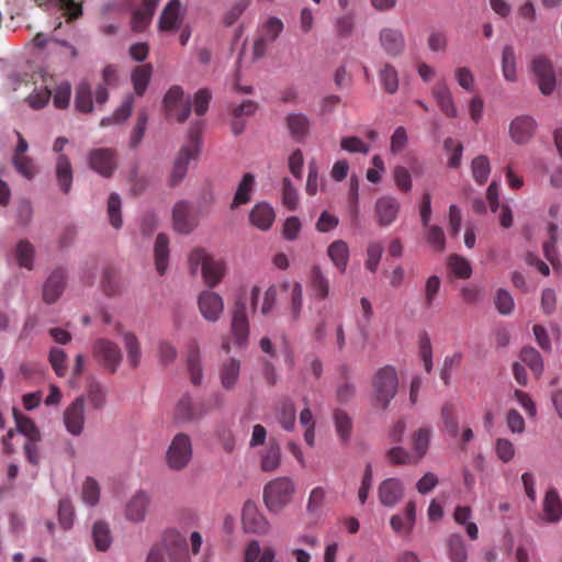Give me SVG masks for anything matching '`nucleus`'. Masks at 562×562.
Here are the masks:
<instances>
[{
  "label": "nucleus",
  "mask_w": 562,
  "mask_h": 562,
  "mask_svg": "<svg viewBox=\"0 0 562 562\" xmlns=\"http://www.w3.org/2000/svg\"><path fill=\"white\" fill-rule=\"evenodd\" d=\"M203 123H194L188 132V142L177 153L169 175L168 183L170 187H177L187 176L188 166L191 160H195L200 154Z\"/></svg>",
  "instance_id": "obj_1"
},
{
  "label": "nucleus",
  "mask_w": 562,
  "mask_h": 562,
  "mask_svg": "<svg viewBox=\"0 0 562 562\" xmlns=\"http://www.w3.org/2000/svg\"><path fill=\"white\" fill-rule=\"evenodd\" d=\"M295 484L288 476H280L269 481L262 492V499L270 513L279 514L293 499Z\"/></svg>",
  "instance_id": "obj_2"
},
{
  "label": "nucleus",
  "mask_w": 562,
  "mask_h": 562,
  "mask_svg": "<svg viewBox=\"0 0 562 562\" xmlns=\"http://www.w3.org/2000/svg\"><path fill=\"white\" fill-rule=\"evenodd\" d=\"M372 386L378 405L385 409L397 393L398 379L394 367L380 368L373 376Z\"/></svg>",
  "instance_id": "obj_3"
},
{
  "label": "nucleus",
  "mask_w": 562,
  "mask_h": 562,
  "mask_svg": "<svg viewBox=\"0 0 562 562\" xmlns=\"http://www.w3.org/2000/svg\"><path fill=\"white\" fill-rule=\"evenodd\" d=\"M191 272L196 273L199 266H202V276L209 286H215L223 278L225 267L221 260H215L203 249H194L189 256Z\"/></svg>",
  "instance_id": "obj_4"
},
{
  "label": "nucleus",
  "mask_w": 562,
  "mask_h": 562,
  "mask_svg": "<svg viewBox=\"0 0 562 562\" xmlns=\"http://www.w3.org/2000/svg\"><path fill=\"white\" fill-rule=\"evenodd\" d=\"M191 458L192 442L190 437L184 432L177 434L166 452L167 465L173 471H181L187 468Z\"/></svg>",
  "instance_id": "obj_5"
},
{
  "label": "nucleus",
  "mask_w": 562,
  "mask_h": 562,
  "mask_svg": "<svg viewBox=\"0 0 562 562\" xmlns=\"http://www.w3.org/2000/svg\"><path fill=\"white\" fill-rule=\"evenodd\" d=\"M92 355L98 363H100L106 371L114 373L121 361L122 351L120 347L105 338H99L92 346Z\"/></svg>",
  "instance_id": "obj_6"
},
{
  "label": "nucleus",
  "mask_w": 562,
  "mask_h": 562,
  "mask_svg": "<svg viewBox=\"0 0 562 562\" xmlns=\"http://www.w3.org/2000/svg\"><path fill=\"white\" fill-rule=\"evenodd\" d=\"M183 90L180 86H172L164 97V108L168 116H175L179 123L187 121L191 113V102L182 101Z\"/></svg>",
  "instance_id": "obj_7"
},
{
  "label": "nucleus",
  "mask_w": 562,
  "mask_h": 562,
  "mask_svg": "<svg viewBox=\"0 0 562 562\" xmlns=\"http://www.w3.org/2000/svg\"><path fill=\"white\" fill-rule=\"evenodd\" d=\"M241 525L246 532L266 535L270 529L268 519L261 514L252 501H247L243 507Z\"/></svg>",
  "instance_id": "obj_8"
},
{
  "label": "nucleus",
  "mask_w": 562,
  "mask_h": 562,
  "mask_svg": "<svg viewBox=\"0 0 562 562\" xmlns=\"http://www.w3.org/2000/svg\"><path fill=\"white\" fill-rule=\"evenodd\" d=\"M88 162L92 170L104 178H110L116 169L115 150L111 148H97L89 153Z\"/></svg>",
  "instance_id": "obj_9"
},
{
  "label": "nucleus",
  "mask_w": 562,
  "mask_h": 562,
  "mask_svg": "<svg viewBox=\"0 0 562 562\" xmlns=\"http://www.w3.org/2000/svg\"><path fill=\"white\" fill-rule=\"evenodd\" d=\"M63 420L67 431L80 436L85 427V397H76L64 411Z\"/></svg>",
  "instance_id": "obj_10"
},
{
  "label": "nucleus",
  "mask_w": 562,
  "mask_h": 562,
  "mask_svg": "<svg viewBox=\"0 0 562 562\" xmlns=\"http://www.w3.org/2000/svg\"><path fill=\"white\" fill-rule=\"evenodd\" d=\"M532 72L537 78V82L540 91L543 94H550L555 88V74L553 70V66L544 56H537L532 60Z\"/></svg>",
  "instance_id": "obj_11"
},
{
  "label": "nucleus",
  "mask_w": 562,
  "mask_h": 562,
  "mask_svg": "<svg viewBox=\"0 0 562 562\" xmlns=\"http://www.w3.org/2000/svg\"><path fill=\"white\" fill-rule=\"evenodd\" d=\"M209 411L204 402L194 403L190 395L184 394L177 403L175 419L178 423H189L201 419Z\"/></svg>",
  "instance_id": "obj_12"
},
{
  "label": "nucleus",
  "mask_w": 562,
  "mask_h": 562,
  "mask_svg": "<svg viewBox=\"0 0 562 562\" xmlns=\"http://www.w3.org/2000/svg\"><path fill=\"white\" fill-rule=\"evenodd\" d=\"M164 542L170 562H191L188 552V542L183 535L169 530L164 536Z\"/></svg>",
  "instance_id": "obj_13"
},
{
  "label": "nucleus",
  "mask_w": 562,
  "mask_h": 562,
  "mask_svg": "<svg viewBox=\"0 0 562 562\" xmlns=\"http://www.w3.org/2000/svg\"><path fill=\"white\" fill-rule=\"evenodd\" d=\"M379 41L381 47L390 57H398L405 50V37L400 29L383 27L380 31Z\"/></svg>",
  "instance_id": "obj_14"
},
{
  "label": "nucleus",
  "mask_w": 562,
  "mask_h": 562,
  "mask_svg": "<svg viewBox=\"0 0 562 562\" xmlns=\"http://www.w3.org/2000/svg\"><path fill=\"white\" fill-rule=\"evenodd\" d=\"M184 11L180 0H170L159 18V29L164 32H177L183 22Z\"/></svg>",
  "instance_id": "obj_15"
},
{
  "label": "nucleus",
  "mask_w": 562,
  "mask_h": 562,
  "mask_svg": "<svg viewBox=\"0 0 562 562\" xmlns=\"http://www.w3.org/2000/svg\"><path fill=\"white\" fill-rule=\"evenodd\" d=\"M400 207V202L393 196L379 198L374 205L378 224L382 227L392 225L397 218Z\"/></svg>",
  "instance_id": "obj_16"
},
{
  "label": "nucleus",
  "mask_w": 562,
  "mask_h": 562,
  "mask_svg": "<svg viewBox=\"0 0 562 562\" xmlns=\"http://www.w3.org/2000/svg\"><path fill=\"white\" fill-rule=\"evenodd\" d=\"M536 127L537 122L532 116L519 115L515 117L509 124L510 138L516 144H526L532 138Z\"/></svg>",
  "instance_id": "obj_17"
},
{
  "label": "nucleus",
  "mask_w": 562,
  "mask_h": 562,
  "mask_svg": "<svg viewBox=\"0 0 562 562\" xmlns=\"http://www.w3.org/2000/svg\"><path fill=\"white\" fill-rule=\"evenodd\" d=\"M150 495L145 491L136 492L125 505V517L127 520L138 524L145 520Z\"/></svg>",
  "instance_id": "obj_18"
},
{
  "label": "nucleus",
  "mask_w": 562,
  "mask_h": 562,
  "mask_svg": "<svg viewBox=\"0 0 562 562\" xmlns=\"http://www.w3.org/2000/svg\"><path fill=\"white\" fill-rule=\"evenodd\" d=\"M232 334L237 346L243 347L247 344L249 323L246 314V305L241 301H238L235 305L232 318Z\"/></svg>",
  "instance_id": "obj_19"
},
{
  "label": "nucleus",
  "mask_w": 562,
  "mask_h": 562,
  "mask_svg": "<svg viewBox=\"0 0 562 562\" xmlns=\"http://www.w3.org/2000/svg\"><path fill=\"white\" fill-rule=\"evenodd\" d=\"M175 229L181 234L191 233L196 226V218L191 212V205L187 201H179L172 210Z\"/></svg>",
  "instance_id": "obj_20"
},
{
  "label": "nucleus",
  "mask_w": 562,
  "mask_h": 562,
  "mask_svg": "<svg viewBox=\"0 0 562 562\" xmlns=\"http://www.w3.org/2000/svg\"><path fill=\"white\" fill-rule=\"evenodd\" d=\"M198 303L201 314L210 322H216L224 310L223 299L215 292H202Z\"/></svg>",
  "instance_id": "obj_21"
},
{
  "label": "nucleus",
  "mask_w": 562,
  "mask_h": 562,
  "mask_svg": "<svg viewBox=\"0 0 562 562\" xmlns=\"http://www.w3.org/2000/svg\"><path fill=\"white\" fill-rule=\"evenodd\" d=\"M66 271L61 268L55 269L43 286V299L46 303L56 302L65 290Z\"/></svg>",
  "instance_id": "obj_22"
},
{
  "label": "nucleus",
  "mask_w": 562,
  "mask_h": 562,
  "mask_svg": "<svg viewBox=\"0 0 562 562\" xmlns=\"http://www.w3.org/2000/svg\"><path fill=\"white\" fill-rule=\"evenodd\" d=\"M542 520L557 524L562 519V501L555 488H549L542 503Z\"/></svg>",
  "instance_id": "obj_23"
},
{
  "label": "nucleus",
  "mask_w": 562,
  "mask_h": 562,
  "mask_svg": "<svg viewBox=\"0 0 562 562\" xmlns=\"http://www.w3.org/2000/svg\"><path fill=\"white\" fill-rule=\"evenodd\" d=\"M403 483L395 477L384 480L379 486V499L382 505L392 507L403 497Z\"/></svg>",
  "instance_id": "obj_24"
},
{
  "label": "nucleus",
  "mask_w": 562,
  "mask_h": 562,
  "mask_svg": "<svg viewBox=\"0 0 562 562\" xmlns=\"http://www.w3.org/2000/svg\"><path fill=\"white\" fill-rule=\"evenodd\" d=\"M432 95H434L435 100L437 101L440 110L447 117H457L458 116V110L454 104L451 91L443 80L438 81L432 87Z\"/></svg>",
  "instance_id": "obj_25"
},
{
  "label": "nucleus",
  "mask_w": 562,
  "mask_h": 562,
  "mask_svg": "<svg viewBox=\"0 0 562 562\" xmlns=\"http://www.w3.org/2000/svg\"><path fill=\"white\" fill-rule=\"evenodd\" d=\"M416 504L409 501L405 507L403 515H394L390 520L392 529L400 535L408 536L415 525Z\"/></svg>",
  "instance_id": "obj_26"
},
{
  "label": "nucleus",
  "mask_w": 562,
  "mask_h": 562,
  "mask_svg": "<svg viewBox=\"0 0 562 562\" xmlns=\"http://www.w3.org/2000/svg\"><path fill=\"white\" fill-rule=\"evenodd\" d=\"M285 123L290 135L297 142H302L310 132L311 120L303 113H289L285 117Z\"/></svg>",
  "instance_id": "obj_27"
},
{
  "label": "nucleus",
  "mask_w": 562,
  "mask_h": 562,
  "mask_svg": "<svg viewBox=\"0 0 562 562\" xmlns=\"http://www.w3.org/2000/svg\"><path fill=\"white\" fill-rule=\"evenodd\" d=\"M327 256L340 273L346 272L350 251L349 246L345 240L337 239L329 244L327 247Z\"/></svg>",
  "instance_id": "obj_28"
},
{
  "label": "nucleus",
  "mask_w": 562,
  "mask_h": 562,
  "mask_svg": "<svg viewBox=\"0 0 562 562\" xmlns=\"http://www.w3.org/2000/svg\"><path fill=\"white\" fill-rule=\"evenodd\" d=\"M274 217L273 209L267 203L256 204L249 214L250 223L261 231H268L273 224Z\"/></svg>",
  "instance_id": "obj_29"
},
{
  "label": "nucleus",
  "mask_w": 562,
  "mask_h": 562,
  "mask_svg": "<svg viewBox=\"0 0 562 562\" xmlns=\"http://www.w3.org/2000/svg\"><path fill=\"white\" fill-rule=\"evenodd\" d=\"M40 77L42 78L43 86L38 89L35 88L33 93L25 99L27 104L34 110L44 108L52 97L53 78H47L43 74H40Z\"/></svg>",
  "instance_id": "obj_30"
},
{
  "label": "nucleus",
  "mask_w": 562,
  "mask_h": 562,
  "mask_svg": "<svg viewBox=\"0 0 562 562\" xmlns=\"http://www.w3.org/2000/svg\"><path fill=\"white\" fill-rule=\"evenodd\" d=\"M281 464V448L277 440H270L260 453V469L263 472H273Z\"/></svg>",
  "instance_id": "obj_31"
},
{
  "label": "nucleus",
  "mask_w": 562,
  "mask_h": 562,
  "mask_svg": "<svg viewBox=\"0 0 562 562\" xmlns=\"http://www.w3.org/2000/svg\"><path fill=\"white\" fill-rule=\"evenodd\" d=\"M310 286L313 295L318 300H325L329 295L330 284L318 265H314L310 271Z\"/></svg>",
  "instance_id": "obj_32"
},
{
  "label": "nucleus",
  "mask_w": 562,
  "mask_h": 562,
  "mask_svg": "<svg viewBox=\"0 0 562 562\" xmlns=\"http://www.w3.org/2000/svg\"><path fill=\"white\" fill-rule=\"evenodd\" d=\"M240 373V361L229 358L222 362L220 368L221 384L225 390L235 387Z\"/></svg>",
  "instance_id": "obj_33"
},
{
  "label": "nucleus",
  "mask_w": 562,
  "mask_h": 562,
  "mask_svg": "<svg viewBox=\"0 0 562 562\" xmlns=\"http://www.w3.org/2000/svg\"><path fill=\"white\" fill-rule=\"evenodd\" d=\"M154 255L156 270L160 276H162L167 270L169 260V238L166 234L160 233L157 235Z\"/></svg>",
  "instance_id": "obj_34"
},
{
  "label": "nucleus",
  "mask_w": 562,
  "mask_h": 562,
  "mask_svg": "<svg viewBox=\"0 0 562 562\" xmlns=\"http://www.w3.org/2000/svg\"><path fill=\"white\" fill-rule=\"evenodd\" d=\"M56 179L60 190L67 194L72 184V168L69 158L64 154L56 161Z\"/></svg>",
  "instance_id": "obj_35"
},
{
  "label": "nucleus",
  "mask_w": 562,
  "mask_h": 562,
  "mask_svg": "<svg viewBox=\"0 0 562 562\" xmlns=\"http://www.w3.org/2000/svg\"><path fill=\"white\" fill-rule=\"evenodd\" d=\"M440 419L442 423V430L452 438H457L459 436V422L457 417V407L453 403L447 402L442 405Z\"/></svg>",
  "instance_id": "obj_36"
},
{
  "label": "nucleus",
  "mask_w": 562,
  "mask_h": 562,
  "mask_svg": "<svg viewBox=\"0 0 562 562\" xmlns=\"http://www.w3.org/2000/svg\"><path fill=\"white\" fill-rule=\"evenodd\" d=\"M430 443V429L422 427L412 435V454L419 462L427 453Z\"/></svg>",
  "instance_id": "obj_37"
},
{
  "label": "nucleus",
  "mask_w": 562,
  "mask_h": 562,
  "mask_svg": "<svg viewBox=\"0 0 562 562\" xmlns=\"http://www.w3.org/2000/svg\"><path fill=\"white\" fill-rule=\"evenodd\" d=\"M187 363L192 383L199 385L202 381L203 373L200 363V349L196 341H191L188 347Z\"/></svg>",
  "instance_id": "obj_38"
},
{
  "label": "nucleus",
  "mask_w": 562,
  "mask_h": 562,
  "mask_svg": "<svg viewBox=\"0 0 562 562\" xmlns=\"http://www.w3.org/2000/svg\"><path fill=\"white\" fill-rule=\"evenodd\" d=\"M379 79L382 89L389 94H394L400 85L398 74L396 68L385 63L379 70Z\"/></svg>",
  "instance_id": "obj_39"
},
{
  "label": "nucleus",
  "mask_w": 562,
  "mask_h": 562,
  "mask_svg": "<svg viewBox=\"0 0 562 562\" xmlns=\"http://www.w3.org/2000/svg\"><path fill=\"white\" fill-rule=\"evenodd\" d=\"M153 74V66L150 64H145L140 66H136L132 71V82L134 87V91L138 97H142L150 81V77Z\"/></svg>",
  "instance_id": "obj_40"
},
{
  "label": "nucleus",
  "mask_w": 562,
  "mask_h": 562,
  "mask_svg": "<svg viewBox=\"0 0 562 562\" xmlns=\"http://www.w3.org/2000/svg\"><path fill=\"white\" fill-rule=\"evenodd\" d=\"M295 406L294 403L289 400L284 398L277 411V418L280 423L281 427L284 430L292 431L295 427Z\"/></svg>",
  "instance_id": "obj_41"
},
{
  "label": "nucleus",
  "mask_w": 562,
  "mask_h": 562,
  "mask_svg": "<svg viewBox=\"0 0 562 562\" xmlns=\"http://www.w3.org/2000/svg\"><path fill=\"white\" fill-rule=\"evenodd\" d=\"M255 187V177L251 173H245L241 181L238 184L237 191L233 199L232 209H236L239 205L246 204L250 201L251 192Z\"/></svg>",
  "instance_id": "obj_42"
},
{
  "label": "nucleus",
  "mask_w": 562,
  "mask_h": 562,
  "mask_svg": "<svg viewBox=\"0 0 562 562\" xmlns=\"http://www.w3.org/2000/svg\"><path fill=\"white\" fill-rule=\"evenodd\" d=\"M134 106V98L133 95H127L121 103V105L114 111L111 116L103 117L100 122V126L105 127L111 124H119L126 121Z\"/></svg>",
  "instance_id": "obj_43"
},
{
  "label": "nucleus",
  "mask_w": 562,
  "mask_h": 562,
  "mask_svg": "<svg viewBox=\"0 0 562 562\" xmlns=\"http://www.w3.org/2000/svg\"><path fill=\"white\" fill-rule=\"evenodd\" d=\"M447 552L451 562H467L468 551L461 535H451L447 540Z\"/></svg>",
  "instance_id": "obj_44"
},
{
  "label": "nucleus",
  "mask_w": 562,
  "mask_h": 562,
  "mask_svg": "<svg viewBox=\"0 0 562 562\" xmlns=\"http://www.w3.org/2000/svg\"><path fill=\"white\" fill-rule=\"evenodd\" d=\"M13 416L18 430L23 434L27 440H41L40 429L35 423L27 416L13 408Z\"/></svg>",
  "instance_id": "obj_45"
},
{
  "label": "nucleus",
  "mask_w": 562,
  "mask_h": 562,
  "mask_svg": "<svg viewBox=\"0 0 562 562\" xmlns=\"http://www.w3.org/2000/svg\"><path fill=\"white\" fill-rule=\"evenodd\" d=\"M75 106L81 113L93 111L92 90L88 82L82 81L76 90Z\"/></svg>",
  "instance_id": "obj_46"
},
{
  "label": "nucleus",
  "mask_w": 562,
  "mask_h": 562,
  "mask_svg": "<svg viewBox=\"0 0 562 562\" xmlns=\"http://www.w3.org/2000/svg\"><path fill=\"white\" fill-rule=\"evenodd\" d=\"M333 418L338 437L344 442H347L352 431V420L350 416L345 411L336 408Z\"/></svg>",
  "instance_id": "obj_47"
},
{
  "label": "nucleus",
  "mask_w": 562,
  "mask_h": 562,
  "mask_svg": "<svg viewBox=\"0 0 562 562\" xmlns=\"http://www.w3.org/2000/svg\"><path fill=\"white\" fill-rule=\"evenodd\" d=\"M14 256L20 267L27 270L33 269L35 248L29 240H20L18 243Z\"/></svg>",
  "instance_id": "obj_48"
},
{
  "label": "nucleus",
  "mask_w": 562,
  "mask_h": 562,
  "mask_svg": "<svg viewBox=\"0 0 562 562\" xmlns=\"http://www.w3.org/2000/svg\"><path fill=\"white\" fill-rule=\"evenodd\" d=\"M92 538L99 551H106L112 543V536L108 524L97 521L92 528Z\"/></svg>",
  "instance_id": "obj_49"
},
{
  "label": "nucleus",
  "mask_w": 562,
  "mask_h": 562,
  "mask_svg": "<svg viewBox=\"0 0 562 562\" xmlns=\"http://www.w3.org/2000/svg\"><path fill=\"white\" fill-rule=\"evenodd\" d=\"M502 72L507 81L517 80L516 74V55L513 46L506 45L502 54Z\"/></svg>",
  "instance_id": "obj_50"
},
{
  "label": "nucleus",
  "mask_w": 562,
  "mask_h": 562,
  "mask_svg": "<svg viewBox=\"0 0 562 562\" xmlns=\"http://www.w3.org/2000/svg\"><path fill=\"white\" fill-rule=\"evenodd\" d=\"M520 360L526 363L532 373L539 378L543 371V361L540 353L532 347H524L520 351Z\"/></svg>",
  "instance_id": "obj_51"
},
{
  "label": "nucleus",
  "mask_w": 562,
  "mask_h": 562,
  "mask_svg": "<svg viewBox=\"0 0 562 562\" xmlns=\"http://www.w3.org/2000/svg\"><path fill=\"white\" fill-rule=\"evenodd\" d=\"M472 176L477 184H484L491 173V164L485 155L475 157L471 162Z\"/></svg>",
  "instance_id": "obj_52"
},
{
  "label": "nucleus",
  "mask_w": 562,
  "mask_h": 562,
  "mask_svg": "<svg viewBox=\"0 0 562 562\" xmlns=\"http://www.w3.org/2000/svg\"><path fill=\"white\" fill-rule=\"evenodd\" d=\"M123 341L131 367L137 368L142 358L140 346L137 337L133 333L128 331L123 335Z\"/></svg>",
  "instance_id": "obj_53"
},
{
  "label": "nucleus",
  "mask_w": 562,
  "mask_h": 562,
  "mask_svg": "<svg viewBox=\"0 0 562 562\" xmlns=\"http://www.w3.org/2000/svg\"><path fill=\"white\" fill-rule=\"evenodd\" d=\"M386 459L393 465H415L418 463L412 452H408L401 446L389 449L386 451Z\"/></svg>",
  "instance_id": "obj_54"
},
{
  "label": "nucleus",
  "mask_w": 562,
  "mask_h": 562,
  "mask_svg": "<svg viewBox=\"0 0 562 562\" xmlns=\"http://www.w3.org/2000/svg\"><path fill=\"white\" fill-rule=\"evenodd\" d=\"M549 239L543 243L544 257L550 261L553 268L558 267L559 259L555 250V244L558 240V226L550 224L548 227Z\"/></svg>",
  "instance_id": "obj_55"
},
{
  "label": "nucleus",
  "mask_w": 562,
  "mask_h": 562,
  "mask_svg": "<svg viewBox=\"0 0 562 562\" xmlns=\"http://www.w3.org/2000/svg\"><path fill=\"white\" fill-rule=\"evenodd\" d=\"M448 267L451 272L460 279H468L471 277L472 268L470 262L459 255H451L449 257Z\"/></svg>",
  "instance_id": "obj_56"
},
{
  "label": "nucleus",
  "mask_w": 562,
  "mask_h": 562,
  "mask_svg": "<svg viewBox=\"0 0 562 562\" xmlns=\"http://www.w3.org/2000/svg\"><path fill=\"white\" fill-rule=\"evenodd\" d=\"M81 497L82 501L90 506H94L99 502L100 486L93 477L88 476L82 484Z\"/></svg>",
  "instance_id": "obj_57"
},
{
  "label": "nucleus",
  "mask_w": 562,
  "mask_h": 562,
  "mask_svg": "<svg viewBox=\"0 0 562 562\" xmlns=\"http://www.w3.org/2000/svg\"><path fill=\"white\" fill-rule=\"evenodd\" d=\"M48 359L55 373L60 378L65 376L67 373V353L63 349L54 347L49 351Z\"/></svg>",
  "instance_id": "obj_58"
},
{
  "label": "nucleus",
  "mask_w": 562,
  "mask_h": 562,
  "mask_svg": "<svg viewBox=\"0 0 562 562\" xmlns=\"http://www.w3.org/2000/svg\"><path fill=\"white\" fill-rule=\"evenodd\" d=\"M108 214L111 225L116 229L120 228L123 223L121 217V198L116 193H111L109 196Z\"/></svg>",
  "instance_id": "obj_59"
},
{
  "label": "nucleus",
  "mask_w": 562,
  "mask_h": 562,
  "mask_svg": "<svg viewBox=\"0 0 562 562\" xmlns=\"http://www.w3.org/2000/svg\"><path fill=\"white\" fill-rule=\"evenodd\" d=\"M87 397L90 405L95 409H101L105 404V392L98 382H91L88 385Z\"/></svg>",
  "instance_id": "obj_60"
},
{
  "label": "nucleus",
  "mask_w": 562,
  "mask_h": 562,
  "mask_svg": "<svg viewBox=\"0 0 562 562\" xmlns=\"http://www.w3.org/2000/svg\"><path fill=\"white\" fill-rule=\"evenodd\" d=\"M282 203L291 211L295 210L299 203L297 191L289 178L282 181Z\"/></svg>",
  "instance_id": "obj_61"
},
{
  "label": "nucleus",
  "mask_w": 562,
  "mask_h": 562,
  "mask_svg": "<svg viewBox=\"0 0 562 562\" xmlns=\"http://www.w3.org/2000/svg\"><path fill=\"white\" fill-rule=\"evenodd\" d=\"M427 241L435 251H443L446 248V237L441 227L437 225H428Z\"/></svg>",
  "instance_id": "obj_62"
},
{
  "label": "nucleus",
  "mask_w": 562,
  "mask_h": 562,
  "mask_svg": "<svg viewBox=\"0 0 562 562\" xmlns=\"http://www.w3.org/2000/svg\"><path fill=\"white\" fill-rule=\"evenodd\" d=\"M283 30V23L278 18H270L261 27L260 36L266 37L268 42H274Z\"/></svg>",
  "instance_id": "obj_63"
},
{
  "label": "nucleus",
  "mask_w": 562,
  "mask_h": 562,
  "mask_svg": "<svg viewBox=\"0 0 562 562\" xmlns=\"http://www.w3.org/2000/svg\"><path fill=\"white\" fill-rule=\"evenodd\" d=\"M71 86L68 81L60 82L54 91L53 101L56 108L65 109L69 104Z\"/></svg>",
  "instance_id": "obj_64"
}]
</instances>
